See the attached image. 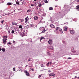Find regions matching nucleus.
I'll return each instance as SVG.
<instances>
[{
  "instance_id": "nucleus-1",
  "label": "nucleus",
  "mask_w": 79,
  "mask_h": 79,
  "mask_svg": "<svg viewBox=\"0 0 79 79\" xmlns=\"http://www.w3.org/2000/svg\"><path fill=\"white\" fill-rule=\"evenodd\" d=\"M48 42L49 44L52 45V40L51 39H50Z\"/></svg>"
},
{
  "instance_id": "nucleus-2",
  "label": "nucleus",
  "mask_w": 79,
  "mask_h": 79,
  "mask_svg": "<svg viewBox=\"0 0 79 79\" xmlns=\"http://www.w3.org/2000/svg\"><path fill=\"white\" fill-rule=\"evenodd\" d=\"M24 71H25V73L26 74V76H30V75L29 74V73L28 72H27V71L25 70Z\"/></svg>"
},
{
  "instance_id": "nucleus-3",
  "label": "nucleus",
  "mask_w": 79,
  "mask_h": 79,
  "mask_svg": "<svg viewBox=\"0 0 79 79\" xmlns=\"http://www.w3.org/2000/svg\"><path fill=\"white\" fill-rule=\"evenodd\" d=\"M6 40L5 39V38H4L3 40V44H5L6 42V40Z\"/></svg>"
},
{
  "instance_id": "nucleus-4",
  "label": "nucleus",
  "mask_w": 79,
  "mask_h": 79,
  "mask_svg": "<svg viewBox=\"0 0 79 79\" xmlns=\"http://www.w3.org/2000/svg\"><path fill=\"white\" fill-rule=\"evenodd\" d=\"M70 32L73 35L74 34V31L73 30H70Z\"/></svg>"
},
{
  "instance_id": "nucleus-5",
  "label": "nucleus",
  "mask_w": 79,
  "mask_h": 79,
  "mask_svg": "<svg viewBox=\"0 0 79 79\" xmlns=\"http://www.w3.org/2000/svg\"><path fill=\"white\" fill-rule=\"evenodd\" d=\"M34 20H37L38 19V17L37 16H35L34 17Z\"/></svg>"
},
{
  "instance_id": "nucleus-6",
  "label": "nucleus",
  "mask_w": 79,
  "mask_h": 79,
  "mask_svg": "<svg viewBox=\"0 0 79 79\" xmlns=\"http://www.w3.org/2000/svg\"><path fill=\"white\" fill-rule=\"evenodd\" d=\"M38 6L40 8L42 6V4H41V3L40 2L39 3H38Z\"/></svg>"
},
{
  "instance_id": "nucleus-7",
  "label": "nucleus",
  "mask_w": 79,
  "mask_h": 79,
  "mask_svg": "<svg viewBox=\"0 0 79 79\" xmlns=\"http://www.w3.org/2000/svg\"><path fill=\"white\" fill-rule=\"evenodd\" d=\"M54 76V77H55V75L53 73L50 74L49 75V76Z\"/></svg>"
},
{
  "instance_id": "nucleus-8",
  "label": "nucleus",
  "mask_w": 79,
  "mask_h": 79,
  "mask_svg": "<svg viewBox=\"0 0 79 79\" xmlns=\"http://www.w3.org/2000/svg\"><path fill=\"white\" fill-rule=\"evenodd\" d=\"M27 18H28V16H27V17H26L25 18V20L26 21L25 22V23H27V21H28Z\"/></svg>"
},
{
  "instance_id": "nucleus-9",
  "label": "nucleus",
  "mask_w": 79,
  "mask_h": 79,
  "mask_svg": "<svg viewBox=\"0 0 79 79\" xmlns=\"http://www.w3.org/2000/svg\"><path fill=\"white\" fill-rule=\"evenodd\" d=\"M50 27L52 28H55V26L53 24L50 25Z\"/></svg>"
},
{
  "instance_id": "nucleus-10",
  "label": "nucleus",
  "mask_w": 79,
  "mask_h": 79,
  "mask_svg": "<svg viewBox=\"0 0 79 79\" xmlns=\"http://www.w3.org/2000/svg\"><path fill=\"white\" fill-rule=\"evenodd\" d=\"M52 64V62H48L47 64V66H49V64Z\"/></svg>"
},
{
  "instance_id": "nucleus-11",
  "label": "nucleus",
  "mask_w": 79,
  "mask_h": 79,
  "mask_svg": "<svg viewBox=\"0 0 79 79\" xmlns=\"http://www.w3.org/2000/svg\"><path fill=\"white\" fill-rule=\"evenodd\" d=\"M18 23H15V22H12V25H17Z\"/></svg>"
},
{
  "instance_id": "nucleus-12",
  "label": "nucleus",
  "mask_w": 79,
  "mask_h": 79,
  "mask_svg": "<svg viewBox=\"0 0 79 79\" xmlns=\"http://www.w3.org/2000/svg\"><path fill=\"white\" fill-rule=\"evenodd\" d=\"M12 5V3L11 2H8L6 4V5Z\"/></svg>"
},
{
  "instance_id": "nucleus-13",
  "label": "nucleus",
  "mask_w": 79,
  "mask_h": 79,
  "mask_svg": "<svg viewBox=\"0 0 79 79\" xmlns=\"http://www.w3.org/2000/svg\"><path fill=\"white\" fill-rule=\"evenodd\" d=\"M60 29V27H58L56 28V31H57L58 29Z\"/></svg>"
},
{
  "instance_id": "nucleus-14",
  "label": "nucleus",
  "mask_w": 79,
  "mask_h": 79,
  "mask_svg": "<svg viewBox=\"0 0 79 79\" xmlns=\"http://www.w3.org/2000/svg\"><path fill=\"white\" fill-rule=\"evenodd\" d=\"M42 39H43V40L45 39V38H44V37H41V38L40 39V42H41V40H42Z\"/></svg>"
},
{
  "instance_id": "nucleus-15",
  "label": "nucleus",
  "mask_w": 79,
  "mask_h": 79,
  "mask_svg": "<svg viewBox=\"0 0 79 79\" xmlns=\"http://www.w3.org/2000/svg\"><path fill=\"white\" fill-rule=\"evenodd\" d=\"M49 10H53V7H50L49 8Z\"/></svg>"
},
{
  "instance_id": "nucleus-16",
  "label": "nucleus",
  "mask_w": 79,
  "mask_h": 79,
  "mask_svg": "<svg viewBox=\"0 0 79 79\" xmlns=\"http://www.w3.org/2000/svg\"><path fill=\"white\" fill-rule=\"evenodd\" d=\"M76 9H77L78 10H79V6H77L76 7Z\"/></svg>"
},
{
  "instance_id": "nucleus-17",
  "label": "nucleus",
  "mask_w": 79,
  "mask_h": 79,
  "mask_svg": "<svg viewBox=\"0 0 79 79\" xmlns=\"http://www.w3.org/2000/svg\"><path fill=\"white\" fill-rule=\"evenodd\" d=\"M31 9H29L27 10V13H29V12H31Z\"/></svg>"
},
{
  "instance_id": "nucleus-18",
  "label": "nucleus",
  "mask_w": 79,
  "mask_h": 79,
  "mask_svg": "<svg viewBox=\"0 0 79 79\" xmlns=\"http://www.w3.org/2000/svg\"><path fill=\"white\" fill-rule=\"evenodd\" d=\"M20 1L21 2L22 5H23V4H24V0H23H23H20Z\"/></svg>"
},
{
  "instance_id": "nucleus-19",
  "label": "nucleus",
  "mask_w": 79,
  "mask_h": 79,
  "mask_svg": "<svg viewBox=\"0 0 79 79\" xmlns=\"http://www.w3.org/2000/svg\"><path fill=\"white\" fill-rule=\"evenodd\" d=\"M64 31H67V27H64Z\"/></svg>"
},
{
  "instance_id": "nucleus-20",
  "label": "nucleus",
  "mask_w": 79,
  "mask_h": 79,
  "mask_svg": "<svg viewBox=\"0 0 79 79\" xmlns=\"http://www.w3.org/2000/svg\"><path fill=\"white\" fill-rule=\"evenodd\" d=\"M2 52H5V49L4 48H2Z\"/></svg>"
},
{
  "instance_id": "nucleus-21",
  "label": "nucleus",
  "mask_w": 79,
  "mask_h": 79,
  "mask_svg": "<svg viewBox=\"0 0 79 79\" xmlns=\"http://www.w3.org/2000/svg\"><path fill=\"white\" fill-rule=\"evenodd\" d=\"M22 27H23V26H22V25L19 26V28L20 29H21V28H22Z\"/></svg>"
},
{
  "instance_id": "nucleus-22",
  "label": "nucleus",
  "mask_w": 79,
  "mask_h": 79,
  "mask_svg": "<svg viewBox=\"0 0 79 79\" xmlns=\"http://www.w3.org/2000/svg\"><path fill=\"white\" fill-rule=\"evenodd\" d=\"M4 22V20H2L1 21V23H2V24H3V23Z\"/></svg>"
},
{
  "instance_id": "nucleus-23",
  "label": "nucleus",
  "mask_w": 79,
  "mask_h": 79,
  "mask_svg": "<svg viewBox=\"0 0 79 79\" xmlns=\"http://www.w3.org/2000/svg\"><path fill=\"white\" fill-rule=\"evenodd\" d=\"M60 32L61 33H63V31H62V29H60L59 30Z\"/></svg>"
},
{
  "instance_id": "nucleus-24",
  "label": "nucleus",
  "mask_w": 79,
  "mask_h": 79,
  "mask_svg": "<svg viewBox=\"0 0 79 79\" xmlns=\"http://www.w3.org/2000/svg\"><path fill=\"white\" fill-rule=\"evenodd\" d=\"M35 4H31V6H35Z\"/></svg>"
},
{
  "instance_id": "nucleus-25",
  "label": "nucleus",
  "mask_w": 79,
  "mask_h": 79,
  "mask_svg": "<svg viewBox=\"0 0 79 79\" xmlns=\"http://www.w3.org/2000/svg\"><path fill=\"white\" fill-rule=\"evenodd\" d=\"M4 38L5 39H6V40H7V39H6V38H7V36H4Z\"/></svg>"
},
{
  "instance_id": "nucleus-26",
  "label": "nucleus",
  "mask_w": 79,
  "mask_h": 79,
  "mask_svg": "<svg viewBox=\"0 0 79 79\" xmlns=\"http://www.w3.org/2000/svg\"><path fill=\"white\" fill-rule=\"evenodd\" d=\"M16 4L17 5H19V2H16Z\"/></svg>"
},
{
  "instance_id": "nucleus-27",
  "label": "nucleus",
  "mask_w": 79,
  "mask_h": 79,
  "mask_svg": "<svg viewBox=\"0 0 79 79\" xmlns=\"http://www.w3.org/2000/svg\"><path fill=\"white\" fill-rule=\"evenodd\" d=\"M14 33H15V31H14V30H12V31L11 32L12 34H14Z\"/></svg>"
},
{
  "instance_id": "nucleus-28",
  "label": "nucleus",
  "mask_w": 79,
  "mask_h": 79,
  "mask_svg": "<svg viewBox=\"0 0 79 79\" xmlns=\"http://www.w3.org/2000/svg\"><path fill=\"white\" fill-rule=\"evenodd\" d=\"M44 2H45V3H48V1H47V0H44Z\"/></svg>"
},
{
  "instance_id": "nucleus-29",
  "label": "nucleus",
  "mask_w": 79,
  "mask_h": 79,
  "mask_svg": "<svg viewBox=\"0 0 79 79\" xmlns=\"http://www.w3.org/2000/svg\"><path fill=\"white\" fill-rule=\"evenodd\" d=\"M45 31H46V30H44L43 31H42V32H41V33H44V32H45Z\"/></svg>"
},
{
  "instance_id": "nucleus-30",
  "label": "nucleus",
  "mask_w": 79,
  "mask_h": 79,
  "mask_svg": "<svg viewBox=\"0 0 79 79\" xmlns=\"http://www.w3.org/2000/svg\"><path fill=\"white\" fill-rule=\"evenodd\" d=\"M7 44H9V45H12V44L10 42H9L8 43H7Z\"/></svg>"
},
{
  "instance_id": "nucleus-31",
  "label": "nucleus",
  "mask_w": 79,
  "mask_h": 79,
  "mask_svg": "<svg viewBox=\"0 0 79 79\" xmlns=\"http://www.w3.org/2000/svg\"><path fill=\"white\" fill-rule=\"evenodd\" d=\"M40 66H41V67H43V66H44V64H40Z\"/></svg>"
},
{
  "instance_id": "nucleus-32",
  "label": "nucleus",
  "mask_w": 79,
  "mask_h": 79,
  "mask_svg": "<svg viewBox=\"0 0 79 79\" xmlns=\"http://www.w3.org/2000/svg\"><path fill=\"white\" fill-rule=\"evenodd\" d=\"M31 27H34V25L33 24L31 25Z\"/></svg>"
},
{
  "instance_id": "nucleus-33",
  "label": "nucleus",
  "mask_w": 79,
  "mask_h": 79,
  "mask_svg": "<svg viewBox=\"0 0 79 79\" xmlns=\"http://www.w3.org/2000/svg\"><path fill=\"white\" fill-rule=\"evenodd\" d=\"M13 70L14 71H16V70L15 69V68H13Z\"/></svg>"
},
{
  "instance_id": "nucleus-34",
  "label": "nucleus",
  "mask_w": 79,
  "mask_h": 79,
  "mask_svg": "<svg viewBox=\"0 0 79 79\" xmlns=\"http://www.w3.org/2000/svg\"><path fill=\"white\" fill-rule=\"evenodd\" d=\"M24 19H21V22H23V21H24Z\"/></svg>"
},
{
  "instance_id": "nucleus-35",
  "label": "nucleus",
  "mask_w": 79,
  "mask_h": 79,
  "mask_svg": "<svg viewBox=\"0 0 79 79\" xmlns=\"http://www.w3.org/2000/svg\"><path fill=\"white\" fill-rule=\"evenodd\" d=\"M72 52L73 53H75V52H76V51H73Z\"/></svg>"
},
{
  "instance_id": "nucleus-36",
  "label": "nucleus",
  "mask_w": 79,
  "mask_h": 79,
  "mask_svg": "<svg viewBox=\"0 0 79 79\" xmlns=\"http://www.w3.org/2000/svg\"><path fill=\"white\" fill-rule=\"evenodd\" d=\"M31 69V71H34V70L32 69Z\"/></svg>"
},
{
  "instance_id": "nucleus-37",
  "label": "nucleus",
  "mask_w": 79,
  "mask_h": 79,
  "mask_svg": "<svg viewBox=\"0 0 79 79\" xmlns=\"http://www.w3.org/2000/svg\"><path fill=\"white\" fill-rule=\"evenodd\" d=\"M50 48H51V49H52H52H53V47H51Z\"/></svg>"
},
{
  "instance_id": "nucleus-38",
  "label": "nucleus",
  "mask_w": 79,
  "mask_h": 79,
  "mask_svg": "<svg viewBox=\"0 0 79 79\" xmlns=\"http://www.w3.org/2000/svg\"><path fill=\"white\" fill-rule=\"evenodd\" d=\"M72 59L71 57H69L68 58V59Z\"/></svg>"
},
{
  "instance_id": "nucleus-39",
  "label": "nucleus",
  "mask_w": 79,
  "mask_h": 79,
  "mask_svg": "<svg viewBox=\"0 0 79 79\" xmlns=\"http://www.w3.org/2000/svg\"><path fill=\"white\" fill-rule=\"evenodd\" d=\"M31 58H30L28 60V61H31Z\"/></svg>"
},
{
  "instance_id": "nucleus-40",
  "label": "nucleus",
  "mask_w": 79,
  "mask_h": 79,
  "mask_svg": "<svg viewBox=\"0 0 79 79\" xmlns=\"http://www.w3.org/2000/svg\"><path fill=\"white\" fill-rule=\"evenodd\" d=\"M42 76V75H39V77H41V76Z\"/></svg>"
},
{
  "instance_id": "nucleus-41",
  "label": "nucleus",
  "mask_w": 79,
  "mask_h": 79,
  "mask_svg": "<svg viewBox=\"0 0 79 79\" xmlns=\"http://www.w3.org/2000/svg\"><path fill=\"white\" fill-rule=\"evenodd\" d=\"M8 32L9 34H10V31H8Z\"/></svg>"
},
{
  "instance_id": "nucleus-42",
  "label": "nucleus",
  "mask_w": 79,
  "mask_h": 79,
  "mask_svg": "<svg viewBox=\"0 0 79 79\" xmlns=\"http://www.w3.org/2000/svg\"><path fill=\"white\" fill-rule=\"evenodd\" d=\"M13 43H15V41H13Z\"/></svg>"
},
{
  "instance_id": "nucleus-43",
  "label": "nucleus",
  "mask_w": 79,
  "mask_h": 79,
  "mask_svg": "<svg viewBox=\"0 0 79 79\" xmlns=\"http://www.w3.org/2000/svg\"><path fill=\"white\" fill-rule=\"evenodd\" d=\"M2 49V48H0V51H1Z\"/></svg>"
},
{
  "instance_id": "nucleus-44",
  "label": "nucleus",
  "mask_w": 79,
  "mask_h": 79,
  "mask_svg": "<svg viewBox=\"0 0 79 79\" xmlns=\"http://www.w3.org/2000/svg\"><path fill=\"white\" fill-rule=\"evenodd\" d=\"M77 2L79 3V0H77Z\"/></svg>"
},
{
  "instance_id": "nucleus-45",
  "label": "nucleus",
  "mask_w": 79,
  "mask_h": 79,
  "mask_svg": "<svg viewBox=\"0 0 79 79\" xmlns=\"http://www.w3.org/2000/svg\"><path fill=\"white\" fill-rule=\"evenodd\" d=\"M75 78H77V76H75Z\"/></svg>"
},
{
  "instance_id": "nucleus-46",
  "label": "nucleus",
  "mask_w": 79,
  "mask_h": 79,
  "mask_svg": "<svg viewBox=\"0 0 79 79\" xmlns=\"http://www.w3.org/2000/svg\"><path fill=\"white\" fill-rule=\"evenodd\" d=\"M77 78L78 79H79V77H78Z\"/></svg>"
},
{
  "instance_id": "nucleus-47",
  "label": "nucleus",
  "mask_w": 79,
  "mask_h": 79,
  "mask_svg": "<svg viewBox=\"0 0 79 79\" xmlns=\"http://www.w3.org/2000/svg\"><path fill=\"white\" fill-rule=\"evenodd\" d=\"M63 43H64H64H65V41H64L63 42Z\"/></svg>"
},
{
  "instance_id": "nucleus-48",
  "label": "nucleus",
  "mask_w": 79,
  "mask_h": 79,
  "mask_svg": "<svg viewBox=\"0 0 79 79\" xmlns=\"http://www.w3.org/2000/svg\"><path fill=\"white\" fill-rule=\"evenodd\" d=\"M57 7V6H55V7Z\"/></svg>"
},
{
  "instance_id": "nucleus-49",
  "label": "nucleus",
  "mask_w": 79,
  "mask_h": 79,
  "mask_svg": "<svg viewBox=\"0 0 79 79\" xmlns=\"http://www.w3.org/2000/svg\"><path fill=\"white\" fill-rule=\"evenodd\" d=\"M34 1H37V0H34Z\"/></svg>"
},
{
  "instance_id": "nucleus-50",
  "label": "nucleus",
  "mask_w": 79,
  "mask_h": 79,
  "mask_svg": "<svg viewBox=\"0 0 79 79\" xmlns=\"http://www.w3.org/2000/svg\"><path fill=\"white\" fill-rule=\"evenodd\" d=\"M19 19V20H21V19Z\"/></svg>"
},
{
  "instance_id": "nucleus-51",
  "label": "nucleus",
  "mask_w": 79,
  "mask_h": 79,
  "mask_svg": "<svg viewBox=\"0 0 79 79\" xmlns=\"http://www.w3.org/2000/svg\"><path fill=\"white\" fill-rule=\"evenodd\" d=\"M49 72H51V71H50V70H49Z\"/></svg>"
},
{
  "instance_id": "nucleus-52",
  "label": "nucleus",
  "mask_w": 79,
  "mask_h": 79,
  "mask_svg": "<svg viewBox=\"0 0 79 79\" xmlns=\"http://www.w3.org/2000/svg\"><path fill=\"white\" fill-rule=\"evenodd\" d=\"M42 21V20H41L40 21V22H41Z\"/></svg>"
},
{
  "instance_id": "nucleus-53",
  "label": "nucleus",
  "mask_w": 79,
  "mask_h": 79,
  "mask_svg": "<svg viewBox=\"0 0 79 79\" xmlns=\"http://www.w3.org/2000/svg\"><path fill=\"white\" fill-rule=\"evenodd\" d=\"M37 9H38V8H37Z\"/></svg>"
},
{
  "instance_id": "nucleus-54",
  "label": "nucleus",
  "mask_w": 79,
  "mask_h": 79,
  "mask_svg": "<svg viewBox=\"0 0 79 79\" xmlns=\"http://www.w3.org/2000/svg\"><path fill=\"white\" fill-rule=\"evenodd\" d=\"M73 50H74V48L73 49Z\"/></svg>"
}]
</instances>
